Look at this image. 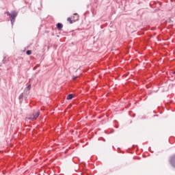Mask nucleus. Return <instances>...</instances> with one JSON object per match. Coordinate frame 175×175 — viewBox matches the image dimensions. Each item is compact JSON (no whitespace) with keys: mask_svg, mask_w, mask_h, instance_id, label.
<instances>
[{"mask_svg":"<svg viewBox=\"0 0 175 175\" xmlns=\"http://www.w3.org/2000/svg\"><path fill=\"white\" fill-rule=\"evenodd\" d=\"M40 116V111H36L33 114L30 115L28 118V120H31L32 121L36 120L38 117Z\"/></svg>","mask_w":175,"mask_h":175,"instance_id":"1","label":"nucleus"},{"mask_svg":"<svg viewBox=\"0 0 175 175\" xmlns=\"http://www.w3.org/2000/svg\"><path fill=\"white\" fill-rule=\"evenodd\" d=\"M175 161V155H174L172 158H171V162H174Z\"/></svg>","mask_w":175,"mask_h":175,"instance_id":"9","label":"nucleus"},{"mask_svg":"<svg viewBox=\"0 0 175 175\" xmlns=\"http://www.w3.org/2000/svg\"><path fill=\"white\" fill-rule=\"evenodd\" d=\"M71 99H73V94H68L67 96V100H70Z\"/></svg>","mask_w":175,"mask_h":175,"instance_id":"5","label":"nucleus"},{"mask_svg":"<svg viewBox=\"0 0 175 175\" xmlns=\"http://www.w3.org/2000/svg\"><path fill=\"white\" fill-rule=\"evenodd\" d=\"M174 75H175V71L174 72Z\"/></svg>","mask_w":175,"mask_h":175,"instance_id":"13","label":"nucleus"},{"mask_svg":"<svg viewBox=\"0 0 175 175\" xmlns=\"http://www.w3.org/2000/svg\"><path fill=\"white\" fill-rule=\"evenodd\" d=\"M67 21H69L70 24H73V23H75L72 18H68Z\"/></svg>","mask_w":175,"mask_h":175,"instance_id":"6","label":"nucleus"},{"mask_svg":"<svg viewBox=\"0 0 175 175\" xmlns=\"http://www.w3.org/2000/svg\"><path fill=\"white\" fill-rule=\"evenodd\" d=\"M23 98H24V94H21L19 96V99H23Z\"/></svg>","mask_w":175,"mask_h":175,"instance_id":"8","label":"nucleus"},{"mask_svg":"<svg viewBox=\"0 0 175 175\" xmlns=\"http://www.w3.org/2000/svg\"><path fill=\"white\" fill-rule=\"evenodd\" d=\"M26 54H27V55H31L32 54V51H27Z\"/></svg>","mask_w":175,"mask_h":175,"instance_id":"7","label":"nucleus"},{"mask_svg":"<svg viewBox=\"0 0 175 175\" xmlns=\"http://www.w3.org/2000/svg\"><path fill=\"white\" fill-rule=\"evenodd\" d=\"M27 90H31V85H29L27 87Z\"/></svg>","mask_w":175,"mask_h":175,"instance_id":"11","label":"nucleus"},{"mask_svg":"<svg viewBox=\"0 0 175 175\" xmlns=\"http://www.w3.org/2000/svg\"><path fill=\"white\" fill-rule=\"evenodd\" d=\"M72 18L74 23H76V21H78V20H79V15L77 14H75Z\"/></svg>","mask_w":175,"mask_h":175,"instance_id":"3","label":"nucleus"},{"mask_svg":"<svg viewBox=\"0 0 175 175\" xmlns=\"http://www.w3.org/2000/svg\"><path fill=\"white\" fill-rule=\"evenodd\" d=\"M64 26L62 25V24H61V23H57V29L59 30V31H61V29H62V27H63Z\"/></svg>","mask_w":175,"mask_h":175,"instance_id":"4","label":"nucleus"},{"mask_svg":"<svg viewBox=\"0 0 175 175\" xmlns=\"http://www.w3.org/2000/svg\"><path fill=\"white\" fill-rule=\"evenodd\" d=\"M11 21H13V20H14V18H16V17H17V13L16 12V11H12L11 13Z\"/></svg>","mask_w":175,"mask_h":175,"instance_id":"2","label":"nucleus"},{"mask_svg":"<svg viewBox=\"0 0 175 175\" xmlns=\"http://www.w3.org/2000/svg\"><path fill=\"white\" fill-rule=\"evenodd\" d=\"M8 16H10V17L12 16V14L9 12H7Z\"/></svg>","mask_w":175,"mask_h":175,"instance_id":"10","label":"nucleus"},{"mask_svg":"<svg viewBox=\"0 0 175 175\" xmlns=\"http://www.w3.org/2000/svg\"><path fill=\"white\" fill-rule=\"evenodd\" d=\"M78 77H74L72 79L73 80H76V79H77Z\"/></svg>","mask_w":175,"mask_h":175,"instance_id":"12","label":"nucleus"}]
</instances>
